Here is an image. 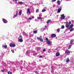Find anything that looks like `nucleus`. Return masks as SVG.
<instances>
[{
  "mask_svg": "<svg viewBox=\"0 0 74 74\" xmlns=\"http://www.w3.org/2000/svg\"><path fill=\"white\" fill-rule=\"evenodd\" d=\"M60 3H61V1H60L58 0L57 1V4L58 5H60Z\"/></svg>",
  "mask_w": 74,
  "mask_h": 74,
  "instance_id": "4468645a",
  "label": "nucleus"
},
{
  "mask_svg": "<svg viewBox=\"0 0 74 74\" xmlns=\"http://www.w3.org/2000/svg\"><path fill=\"white\" fill-rule=\"evenodd\" d=\"M33 32L35 34H36V33H37V31L36 30L34 31Z\"/></svg>",
  "mask_w": 74,
  "mask_h": 74,
  "instance_id": "4be33fe9",
  "label": "nucleus"
},
{
  "mask_svg": "<svg viewBox=\"0 0 74 74\" xmlns=\"http://www.w3.org/2000/svg\"><path fill=\"white\" fill-rule=\"evenodd\" d=\"M13 1H14V0H13Z\"/></svg>",
  "mask_w": 74,
  "mask_h": 74,
  "instance_id": "a18cd8bd",
  "label": "nucleus"
},
{
  "mask_svg": "<svg viewBox=\"0 0 74 74\" xmlns=\"http://www.w3.org/2000/svg\"><path fill=\"white\" fill-rule=\"evenodd\" d=\"M64 28V25L62 26L61 27V29H63Z\"/></svg>",
  "mask_w": 74,
  "mask_h": 74,
  "instance_id": "b1692460",
  "label": "nucleus"
},
{
  "mask_svg": "<svg viewBox=\"0 0 74 74\" xmlns=\"http://www.w3.org/2000/svg\"><path fill=\"white\" fill-rule=\"evenodd\" d=\"M45 11H46V10L45 9L42 10V12H45Z\"/></svg>",
  "mask_w": 74,
  "mask_h": 74,
  "instance_id": "a878e982",
  "label": "nucleus"
},
{
  "mask_svg": "<svg viewBox=\"0 0 74 74\" xmlns=\"http://www.w3.org/2000/svg\"><path fill=\"white\" fill-rule=\"evenodd\" d=\"M51 20H48L47 21L46 23L48 24L49 23V22H51Z\"/></svg>",
  "mask_w": 74,
  "mask_h": 74,
  "instance_id": "aec40b11",
  "label": "nucleus"
},
{
  "mask_svg": "<svg viewBox=\"0 0 74 74\" xmlns=\"http://www.w3.org/2000/svg\"><path fill=\"white\" fill-rule=\"evenodd\" d=\"M66 62H67V63H69V62H70V60H69V58H68L67 59V60L66 61Z\"/></svg>",
  "mask_w": 74,
  "mask_h": 74,
  "instance_id": "f3484780",
  "label": "nucleus"
},
{
  "mask_svg": "<svg viewBox=\"0 0 74 74\" xmlns=\"http://www.w3.org/2000/svg\"><path fill=\"white\" fill-rule=\"evenodd\" d=\"M58 49V47L56 49V50H57V49Z\"/></svg>",
  "mask_w": 74,
  "mask_h": 74,
  "instance_id": "79ce46f5",
  "label": "nucleus"
},
{
  "mask_svg": "<svg viewBox=\"0 0 74 74\" xmlns=\"http://www.w3.org/2000/svg\"><path fill=\"white\" fill-rule=\"evenodd\" d=\"M37 39L38 40H40V41H42V42H43V39L39 37H37Z\"/></svg>",
  "mask_w": 74,
  "mask_h": 74,
  "instance_id": "6e6552de",
  "label": "nucleus"
},
{
  "mask_svg": "<svg viewBox=\"0 0 74 74\" xmlns=\"http://www.w3.org/2000/svg\"><path fill=\"white\" fill-rule=\"evenodd\" d=\"M65 53L66 54H67V55H69V54L70 53V51H69V50L68 49H66L65 51Z\"/></svg>",
  "mask_w": 74,
  "mask_h": 74,
  "instance_id": "7ed1b4c3",
  "label": "nucleus"
},
{
  "mask_svg": "<svg viewBox=\"0 0 74 74\" xmlns=\"http://www.w3.org/2000/svg\"><path fill=\"white\" fill-rule=\"evenodd\" d=\"M36 73H38V71H36Z\"/></svg>",
  "mask_w": 74,
  "mask_h": 74,
  "instance_id": "c03bdc74",
  "label": "nucleus"
},
{
  "mask_svg": "<svg viewBox=\"0 0 74 74\" xmlns=\"http://www.w3.org/2000/svg\"><path fill=\"white\" fill-rule=\"evenodd\" d=\"M11 51H12V52L13 53H14V50H11Z\"/></svg>",
  "mask_w": 74,
  "mask_h": 74,
  "instance_id": "e433bc0d",
  "label": "nucleus"
},
{
  "mask_svg": "<svg viewBox=\"0 0 74 74\" xmlns=\"http://www.w3.org/2000/svg\"><path fill=\"white\" fill-rule=\"evenodd\" d=\"M71 47H72V45H71L70 46H69V48H68V49H70L71 48Z\"/></svg>",
  "mask_w": 74,
  "mask_h": 74,
  "instance_id": "cd10ccee",
  "label": "nucleus"
},
{
  "mask_svg": "<svg viewBox=\"0 0 74 74\" xmlns=\"http://www.w3.org/2000/svg\"><path fill=\"white\" fill-rule=\"evenodd\" d=\"M74 26V25H73V24H72L70 26L69 28V29H71V28H73V26Z\"/></svg>",
  "mask_w": 74,
  "mask_h": 74,
  "instance_id": "9b49d317",
  "label": "nucleus"
},
{
  "mask_svg": "<svg viewBox=\"0 0 74 74\" xmlns=\"http://www.w3.org/2000/svg\"><path fill=\"white\" fill-rule=\"evenodd\" d=\"M38 11H39L38 9H37L36 10V12H38Z\"/></svg>",
  "mask_w": 74,
  "mask_h": 74,
  "instance_id": "473e14b6",
  "label": "nucleus"
},
{
  "mask_svg": "<svg viewBox=\"0 0 74 74\" xmlns=\"http://www.w3.org/2000/svg\"><path fill=\"white\" fill-rule=\"evenodd\" d=\"M18 41L21 42H23V39L21 38L18 39Z\"/></svg>",
  "mask_w": 74,
  "mask_h": 74,
  "instance_id": "ddd939ff",
  "label": "nucleus"
},
{
  "mask_svg": "<svg viewBox=\"0 0 74 74\" xmlns=\"http://www.w3.org/2000/svg\"><path fill=\"white\" fill-rule=\"evenodd\" d=\"M40 38H42V36H40Z\"/></svg>",
  "mask_w": 74,
  "mask_h": 74,
  "instance_id": "37998d69",
  "label": "nucleus"
},
{
  "mask_svg": "<svg viewBox=\"0 0 74 74\" xmlns=\"http://www.w3.org/2000/svg\"><path fill=\"white\" fill-rule=\"evenodd\" d=\"M60 56V53L58 52L56 53V56Z\"/></svg>",
  "mask_w": 74,
  "mask_h": 74,
  "instance_id": "0eeeda50",
  "label": "nucleus"
},
{
  "mask_svg": "<svg viewBox=\"0 0 74 74\" xmlns=\"http://www.w3.org/2000/svg\"><path fill=\"white\" fill-rule=\"evenodd\" d=\"M69 30H70V32H73V31H74V28H71L70 29H69Z\"/></svg>",
  "mask_w": 74,
  "mask_h": 74,
  "instance_id": "2eb2a0df",
  "label": "nucleus"
},
{
  "mask_svg": "<svg viewBox=\"0 0 74 74\" xmlns=\"http://www.w3.org/2000/svg\"><path fill=\"white\" fill-rule=\"evenodd\" d=\"M2 47H3V48H5V49H7V45H3Z\"/></svg>",
  "mask_w": 74,
  "mask_h": 74,
  "instance_id": "dca6fc26",
  "label": "nucleus"
},
{
  "mask_svg": "<svg viewBox=\"0 0 74 74\" xmlns=\"http://www.w3.org/2000/svg\"><path fill=\"white\" fill-rule=\"evenodd\" d=\"M15 0V1H16H16H18V0Z\"/></svg>",
  "mask_w": 74,
  "mask_h": 74,
  "instance_id": "ea45409f",
  "label": "nucleus"
},
{
  "mask_svg": "<svg viewBox=\"0 0 74 74\" xmlns=\"http://www.w3.org/2000/svg\"><path fill=\"white\" fill-rule=\"evenodd\" d=\"M46 51V49H44L43 50V52H45Z\"/></svg>",
  "mask_w": 74,
  "mask_h": 74,
  "instance_id": "c756f323",
  "label": "nucleus"
},
{
  "mask_svg": "<svg viewBox=\"0 0 74 74\" xmlns=\"http://www.w3.org/2000/svg\"><path fill=\"white\" fill-rule=\"evenodd\" d=\"M73 43V40H71L70 42V44H72Z\"/></svg>",
  "mask_w": 74,
  "mask_h": 74,
  "instance_id": "393cba45",
  "label": "nucleus"
},
{
  "mask_svg": "<svg viewBox=\"0 0 74 74\" xmlns=\"http://www.w3.org/2000/svg\"><path fill=\"white\" fill-rule=\"evenodd\" d=\"M28 19L29 20H32V18H29Z\"/></svg>",
  "mask_w": 74,
  "mask_h": 74,
  "instance_id": "f704fd0d",
  "label": "nucleus"
},
{
  "mask_svg": "<svg viewBox=\"0 0 74 74\" xmlns=\"http://www.w3.org/2000/svg\"><path fill=\"white\" fill-rule=\"evenodd\" d=\"M10 47H15L16 45L14 43H11L10 44Z\"/></svg>",
  "mask_w": 74,
  "mask_h": 74,
  "instance_id": "f257e3e1",
  "label": "nucleus"
},
{
  "mask_svg": "<svg viewBox=\"0 0 74 74\" xmlns=\"http://www.w3.org/2000/svg\"><path fill=\"white\" fill-rule=\"evenodd\" d=\"M69 25H70L71 24V21H69Z\"/></svg>",
  "mask_w": 74,
  "mask_h": 74,
  "instance_id": "c9c22d12",
  "label": "nucleus"
},
{
  "mask_svg": "<svg viewBox=\"0 0 74 74\" xmlns=\"http://www.w3.org/2000/svg\"><path fill=\"white\" fill-rule=\"evenodd\" d=\"M8 74H12V73L10 71L8 72Z\"/></svg>",
  "mask_w": 74,
  "mask_h": 74,
  "instance_id": "c85d7f7f",
  "label": "nucleus"
},
{
  "mask_svg": "<svg viewBox=\"0 0 74 74\" xmlns=\"http://www.w3.org/2000/svg\"><path fill=\"white\" fill-rule=\"evenodd\" d=\"M45 40L46 41H49V39L47 38H45Z\"/></svg>",
  "mask_w": 74,
  "mask_h": 74,
  "instance_id": "2f4dec72",
  "label": "nucleus"
},
{
  "mask_svg": "<svg viewBox=\"0 0 74 74\" xmlns=\"http://www.w3.org/2000/svg\"><path fill=\"white\" fill-rule=\"evenodd\" d=\"M3 22L4 23H7V22H8V21H7V20L4 19H3Z\"/></svg>",
  "mask_w": 74,
  "mask_h": 74,
  "instance_id": "1a4fd4ad",
  "label": "nucleus"
},
{
  "mask_svg": "<svg viewBox=\"0 0 74 74\" xmlns=\"http://www.w3.org/2000/svg\"><path fill=\"white\" fill-rule=\"evenodd\" d=\"M57 32H60V29H57Z\"/></svg>",
  "mask_w": 74,
  "mask_h": 74,
  "instance_id": "72a5a7b5",
  "label": "nucleus"
},
{
  "mask_svg": "<svg viewBox=\"0 0 74 74\" xmlns=\"http://www.w3.org/2000/svg\"><path fill=\"white\" fill-rule=\"evenodd\" d=\"M56 1V0H51L52 2H55Z\"/></svg>",
  "mask_w": 74,
  "mask_h": 74,
  "instance_id": "7c9ffc66",
  "label": "nucleus"
},
{
  "mask_svg": "<svg viewBox=\"0 0 74 74\" xmlns=\"http://www.w3.org/2000/svg\"><path fill=\"white\" fill-rule=\"evenodd\" d=\"M22 39V36H21V35H20V36L18 38V39Z\"/></svg>",
  "mask_w": 74,
  "mask_h": 74,
  "instance_id": "5701e85b",
  "label": "nucleus"
},
{
  "mask_svg": "<svg viewBox=\"0 0 74 74\" xmlns=\"http://www.w3.org/2000/svg\"><path fill=\"white\" fill-rule=\"evenodd\" d=\"M18 11H17L16 12V14L15 15H14V16L13 17V18H15V17H16V16H18Z\"/></svg>",
  "mask_w": 74,
  "mask_h": 74,
  "instance_id": "423d86ee",
  "label": "nucleus"
},
{
  "mask_svg": "<svg viewBox=\"0 0 74 74\" xmlns=\"http://www.w3.org/2000/svg\"><path fill=\"white\" fill-rule=\"evenodd\" d=\"M65 27H66V28H68L70 26V24H69V23L68 22H66L65 23Z\"/></svg>",
  "mask_w": 74,
  "mask_h": 74,
  "instance_id": "f03ea898",
  "label": "nucleus"
},
{
  "mask_svg": "<svg viewBox=\"0 0 74 74\" xmlns=\"http://www.w3.org/2000/svg\"><path fill=\"white\" fill-rule=\"evenodd\" d=\"M32 19H33V18H34V16H32Z\"/></svg>",
  "mask_w": 74,
  "mask_h": 74,
  "instance_id": "58836bf2",
  "label": "nucleus"
},
{
  "mask_svg": "<svg viewBox=\"0 0 74 74\" xmlns=\"http://www.w3.org/2000/svg\"><path fill=\"white\" fill-rule=\"evenodd\" d=\"M47 43L48 45H51V41H47Z\"/></svg>",
  "mask_w": 74,
  "mask_h": 74,
  "instance_id": "a211bd4d",
  "label": "nucleus"
},
{
  "mask_svg": "<svg viewBox=\"0 0 74 74\" xmlns=\"http://www.w3.org/2000/svg\"><path fill=\"white\" fill-rule=\"evenodd\" d=\"M38 19H40V20H41V19H42V18H41V17H39L38 18Z\"/></svg>",
  "mask_w": 74,
  "mask_h": 74,
  "instance_id": "bb28decb",
  "label": "nucleus"
},
{
  "mask_svg": "<svg viewBox=\"0 0 74 74\" xmlns=\"http://www.w3.org/2000/svg\"><path fill=\"white\" fill-rule=\"evenodd\" d=\"M61 10L62 9L60 8L58 9V11H57L58 13H60V11H61Z\"/></svg>",
  "mask_w": 74,
  "mask_h": 74,
  "instance_id": "f8f14e48",
  "label": "nucleus"
},
{
  "mask_svg": "<svg viewBox=\"0 0 74 74\" xmlns=\"http://www.w3.org/2000/svg\"><path fill=\"white\" fill-rule=\"evenodd\" d=\"M18 4H23V2H18Z\"/></svg>",
  "mask_w": 74,
  "mask_h": 74,
  "instance_id": "412c9836",
  "label": "nucleus"
},
{
  "mask_svg": "<svg viewBox=\"0 0 74 74\" xmlns=\"http://www.w3.org/2000/svg\"><path fill=\"white\" fill-rule=\"evenodd\" d=\"M19 15L21 16L22 15V10L20 11L19 12Z\"/></svg>",
  "mask_w": 74,
  "mask_h": 74,
  "instance_id": "6ab92c4d",
  "label": "nucleus"
},
{
  "mask_svg": "<svg viewBox=\"0 0 74 74\" xmlns=\"http://www.w3.org/2000/svg\"><path fill=\"white\" fill-rule=\"evenodd\" d=\"M27 13H28L29 14H30V9L29 8L27 9Z\"/></svg>",
  "mask_w": 74,
  "mask_h": 74,
  "instance_id": "9d476101",
  "label": "nucleus"
},
{
  "mask_svg": "<svg viewBox=\"0 0 74 74\" xmlns=\"http://www.w3.org/2000/svg\"><path fill=\"white\" fill-rule=\"evenodd\" d=\"M4 71V70H2V72H3V71Z\"/></svg>",
  "mask_w": 74,
  "mask_h": 74,
  "instance_id": "a19ab883",
  "label": "nucleus"
},
{
  "mask_svg": "<svg viewBox=\"0 0 74 74\" xmlns=\"http://www.w3.org/2000/svg\"><path fill=\"white\" fill-rule=\"evenodd\" d=\"M51 37L52 38H54V37H55L56 36V34H53L52 35H51Z\"/></svg>",
  "mask_w": 74,
  "mask_h": 74,
  "instance_id": "39448f33",
  "label": "nucleus"
},
{
  "mask_svg": "<svg viewBox=\"0 0 74 74\" xmlns=\"http://www.w3.org/2000/svg\"><path fill=\"white\" fill-rule=\"evenodd\" d=\"M45 27H47V26H45Z\"/></svg>",
  "mask_w": 74,
  "mask_h": 74,
  "instance_id": "49530a36",
  "label": "nucleus"
},
{
  "mask_svg": "<svg viewBox=\"0 0 74 74\" xmlns=\"http://www.w3.org/2000/svg\"><path fill=\"white\" fill-rule=\"evenodd\" d=\"M42 58V56H40L39 57V58Z\"/></svg>",
  "mask_w": 74,
  "mask_h": 74,
  "instance_id": "4c0bfd02",
  "label": "nucleus"
},
{
  "mask_svg": "<svg viewBox=\"0 0 74 74\" xmlns=\"http://www.w3.org/2000/svg\"><path fill=\"white\" fill-rule=\"evenodd\" d=\"M61 19H64L65 18V16H64V14H63L61 15Z\"/></svg>",
  "mask_w": 74,
  "mask_h": 74,
  "instance_id": "20e7f679",
  "label": "nucleus"
}]
</instances>
